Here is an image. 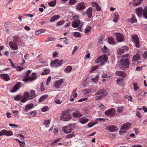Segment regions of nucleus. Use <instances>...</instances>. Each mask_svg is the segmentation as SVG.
Returning <instances> with one entry per match:
<instances>
[{"mask_svg": "<svg viewBox=\"0 0 147 147\" xmlns=\"http://www.w3.org/2000/svg\"><path fill=\"white\" fill-rule=\"evenodd\" d=\"M135 11L137 16L140 18L142 17V15L146 19H147V6H146L144 9L141 7H138L136 9Z\"/></svg>", "mask_w": 147, "mask_h": 147, "instance_id": "f257e3e1", "label": "nucleus"}, {"mask_svg": "<svg viewBox=\"0 0 147 147\" xmlns=\"http://www.w3.org/2000/svg\"><path fill=\"white\" fill-rule=\"evenodd\" d=\"M31 72L30 70H28L24 77L22 81L25 82H27L28 80L33 81L36 80L37 78V76L35 73H33L32 76L29 77V74Z\"/></svg>", "mask_w": 147, "mask_h": 147, "instance_id": "f03ea898", "label": "nucleus"}, {"mask_svg": "<svg viewBox=\"0 0 147 147\" xmlns=\"http://www.w3.org/2000/svg\"><path fill=\"white\" fill-rule=\"evenodd\" d=\"M129 59H121L120 60V67L123 70L129 68Z\"/></svg>", "mask_w": 147, "mask_h": 147, "instance_id": "7ed1b4c3", "label": "nucleus"}, {"mask_svg": "<svg viewBox=\"0 0 147 147\" xmlns=\"http://www.w3.org/2000/svg\"><path fill=\"white\" fill-rule=\"evenodd\" d=\"M69 110L67 109V110L63 111L61 113V115L60 117V119L63 121H68L70 120L72 117L71 115L69 114Z\"/></svg>", "mask_w": 147, "mask_h": 147, "instance_id": "20e7f679", "label": "nucleus"}, {"mask_svg": "<svg viewBox=\"0 0 147 147\" xmlns=\"http://www.w3.org/2000/svg\"><path fill=\"white\" fill-rule=\"evenodd\" d=\"M105 95V90L100 89L95 93L94 97L96 99L99 100L101 98L104 97Z\"/></svg>", "mask_w": 147, "mask_h": 147, "instance_id": "39448f33", "label": "nucleus"}, {"mask_svg": "<svg viewBox=\"0 0 147 147\" xmlns=\"http://www.w3.org/2000/svg\"><path fill=\"white\" fill-rule=\"evenodd\" d=\"M117 41L119 42H124L125 41V38L124 36L120 32H116L114 34Z\"/></svg>", "mask_w": 147, "mask_h": 147, "instance_id": "423d86ee", "label": "nucleus"}, {"mask_svg": "<svg viewBox=\"0 0 147 147\" xmlns=\"http://www.w3.org/2000/svg\"><path fill=\"white\" fill-rule=\"evenodd\" d=\"M105 114L111 117H114L116 114L115 110L114 108H111L106 111Z\"/></svg>", "mask_w": 147, "mask_h": 147, "instance_id": "0eeeda50", "label": "nucleus"}, {"mask_svg": "<svg viewBox=\"0 0 147 147\" xmlns=\"http://www.w3.org/2000/svg\"><path fill=\"white\" fill-rule=\"evenodd\" d=\"M83 25V22L80 20L74 21L72 22V26L73 28L79 27L81 28Z\"/></svg>", "mask_w": 147, "mask_h": 147, "instance_id": "6e6552de", "label": "nucleus"}, {"mask_svg": "<svg viewBox=\"0 0 147 147\" xmlns=\"http://www.w3.org/2000/svg\"><path fill=\"white\" fill-rule=\"evenodd\" d=\"M13 133L11 131H7L4 129L0 132V136L3 135H5L7 136H9L13 135Z\"/></svg>", "mask_w": 147, "mask_h": 147, "instance_id": "1a4fd4ad", "label": "nucleus"}, {"mask_svg": "<svg viewBox=\"0 0 147 147\" xmlns=\"http://www.w3.org/2000/svg\"><path fill=\"white\" fill-rule=\"evenodd\" d=\"M64 132L66 134L70 133L73 130L72 125L66 126L63 128Z\"/></svg>", "mask_w": 147, "mask_h": 147, "instance_id": "9d476101", "label": "nucleus"}, {"mask_svg": "<svg viewBox=\"0 0 147 147\" xmlns=\"http://www.w3.org/2000/svg\"><path fill=\"white\" fill-rule=\"evenodd\" d=\"M107 60V58L106 57L100 56L98 57L96 60V63H98L100 62H101L102 65H103L104 64L103 61H104L105 62H106Z\"/></svg>", "mask_w": 147, "mask_h": 147, "instance_id": "9b49d317", "label": "nucleus"}, {"mask_svg": "<svg viewBox=\"0 0 147 147\" xmlns=\"http://www.w3.org/2000/svg\"><path fill=\"white\" fill-rule=\"evenodd\" d=\"M129 48L126 46H124L118 50L117 52L120 55L123 53L125 51H128L129 50Z\"/></svg>", "mask_w": 147, "mask_h": 147, "instance_id": "f8f14e48", "label": "nucleus"}, {"mask_svg": "<svg viewBox=\"0 0 147 147\" xmlns=\"http://www.w3.org/2000/svg\"><path fill=\"white\" fill-rule=\"evenodd\" d=\"M140 59V56L139 54L137 53L136 55H134L133 57L132 60V63L133 64H135L134 62L137 61Z\"/></svg>", "mask_w": 147, "mask_h": 147, "instance_id": "ddd939ff", "label": "nucleus"}, {"mask_svg": "<svg viewBox=\"0 0 147 147\" xmlns=\"http://www.w3.org/2000/svg\"><path fill=\"white\" fill-rule=\"evenodd\" d=\"M21 83L19 82H17L16 84L14 86L13 89L11 90V92H15L18 90L20 87Z\"/></svg>", "mask_w": 147, "mask_h": 147, "instance_id": "4468645a", "label": "nucleus"}, {"mask_svg": "<svg viewBox=\"0 0 147 147\" xmlns=\"http://www.w3.org/2000/svg\"><path fill=\"white\" fill-rule=\"evenodd\" d=\"M9 46L10 48L13 50H16L18 49V47L16 44V43L10 41L9 43Z\"/></svg>", "mask_w": 147, "mask_h": 147, "instance_id": "2eb2a0df", "label": "nucleus"}, {"mask_svg": "<svg viewBox=\"0 0 147 147\" xmlns=\"http://www.w3.org/2000/svg\"><path fill=\"white\" fill-rule=\"evenodd\" d=\"M131 125V124L129 123H127L123 124L121 128V129L127 130Z\"/></svg>", "mask_w": 147, "mask_h": 147, "instance_id": "dca6fc26", "label": "nucleus"}, {"mask_svg": "<svg viewBox=\"0 0 147 147\" xmlns=\"http://www.w3.org/2000/svg\"><path fill=\"white\" fill-rule=\"evenodd\" d=\"M116 75L119 76H121L123 78H125L126 76V74L125 71H118L116 72Z\"/></svg>", "mask_w": 147, "mask_h": 147, "instance_id": "f3484780", "label": "nucleus"}, {"mask_svg": "<svg viewBox=\"0 0 147 147\" xmlns=\"http://www.w3.org/2000/svg\"><path fill=\"white\" fill-rule=\"evenodd\" d=\"M72 115L73 117L75 118H79L82 116V114L78 111L74 112Z\"/></svg>", "mask_w": 147, "mask_h": 147, "instance_id": "a211bd4d", "label": "nucleus"}, {"mask_svg": "<svg viewBox=\"0 0 147 147\" xmlns=\"http://www.w3.org/2000/svg\"><path fill=\"white\" fill-rule=\"evenodd\" d=\"M85 7L84 3L83 2H82L77 5V9L78 10H82Z\"/></svg>", "mask_w": 147, "mask_h": 147, "instance_id": "6ab92c4d", "label": "nucleus"}, {"mask_svg": "<svg viewBox=\"0 0 147 147\" xmlns=\"http://www.w3.org/2000/svg\"><path fill=\"white\" fill-rule=\"evenodd\" d=\"M34 105L33 104L31 103L26 105L24 109L25 111L26 112L28 111L29 110L33 107Z\"/></svg>", "mask_w": 147, "mask_h": 147, "instance_id": "aec40b11", "label": "nucleus"}, {"mask_svg": "<svg viewBox=\"0 0 147 147\" xmlns=\"http://www.w3.org/2000/svg\"><path fill=\"white\" fill-rule=\"evenodd\" d=\"M1 76L2 79L6 81H7L9 80V76L6 74H2Z\"/></svg>", "mask_w": 147, "mask_h": 147, "instance_id": "412c9836", "label": "nucleus"}, {"mask_svg": "<svg viewBox=\"0 0 147 147\" xmlns=\"http://www.w3.org/2000/svg\"><path fill=\"white\" fill-rule=\"evenodd\" d=\"M92 8L91 7H90L87 10L86 14L87 15L89 18H91L92 17Z\"/></svg>", "mask_w": 147, "mask_h": 147, "instance_id": "4be33fe9", "label": "nucleus"}, {"mask_svg": "<svg viewBox=\"0 0 147 147\" xmlns=\"http://www.w3.org/2000/svg\"><path fill=\"white\" fill-rule=\"evenodd\" d=\"M113 22H117L119 18L118 13L117 12H115L114 14Z\"/></svg>", "mask_w": 147, "mask_h": 147, "instance_id": "5701e85b", "label": "nucleus"}, {"mask_svg": "<svg viewBox=\"0 0 147 147\" xmlns=\"http://www.w3.org/2000/svg\"><path fill=\"white\" fill-rule=\"evenodd\" d=\"M107 128L111 132H113L117 130V127L114 125H112L109 127H108Z\"/></svg>", "mask_w": 147, "mask_h": 147, "instance_id": "b1692460", "label": "nucleus"}, {"mask_svg": "<svg viewBox=\"0 0 147 147\" xmlns=\"http://www.w3.org/2000/svg\"><path fill=\"white\" fill-rule=\"evenodd\" d=\"M129 22L131 24H133L134 23H136L137 20L135 16L134 15H132V17L131 19L129 20Z\"/></svg>", "mask_w": 147, "mask_h": 147, "instance_id": "393cba45", "label": "nucleus"}, {"mask_svg": "<svg viewBox=\"0 0 147 147\" xmlns=\"http://www.w3.org/2000/svg\"><path fill=\"white\" fill-rule=\"evenodd\" d=\"M60 17V16L58 15H54L51 17L50 20V21L51 22H53L55 20H57Z\"/></svg>", "mask_w": 147, "mask_h": 147, "instance_id": "a878e982", "label": "nucleus"}, {"mask_svg": "<svg viewBox=\"0 0 147 147\" xmlns=\"http://www.w3.org/2000/svg\"><path fill=\"white\" fill-rule=\"evenodd\" d=\"M88 121V119L84 117H83L80 119V122L82 124H85Z\"/></svg>", "mask_w": 147, "mask_h": 147, "instance_id": "bb28decb", "label": "nucleus"}, {"mask_svg": "<svg viewBox=\"0 0 147 147\" xmlns=\"http://www.w3.org/2000/svg\"><path fill=\"white\" fill-rule=\"evenodd\" d=\"M62 82L61 81L59 80L56 82L55 83V86L56 88H59L60 86L62 84Z\"/></svg>", "mask_w": 147, "mask_h": 147, "instance_id": "cd10ccee", "label": "nucleus"}, {"mask_svg": "<svg viewBox=\"0 0 147 147\" xmlns=\"http://www.w3.org/2000/svg\"><path fill=\"white\" fill-rule=\"evenodd\" d=\"M72 67L70 66L67 67L64 69V71L66 73H70L72 69Z\"/></svg>", "mask_w": 147, "mask_h": 147, "instance_id": "c85d7f7f", "label": "nucleus"}, {"mask_svg": "<svg viewBox=\"0 0 147 147\" xmlns=\"http://www.w3.org/2000/svg\"><path fill=\"white\" fill-rule=\"evenodd\" d=\"M56 0L52 1L48 3V4L50 6L53 7L55 5L56 3Z\"/></svg>", "mask_w": 147, "mask_h": 147, "instance_id": "c756f323", "label": "nucleus"}, {"mask_svg": "<svg viewBox=\"0 0 147 147\" xmlns=\"http://www.w3.org/2000/svg\"><path fill=\"white\" fill-rule=\"evenodd\" d=\"M30 92L31 94V95H30V98H29V99H32L33 98L36 96V95L34 91V90L31 91Z\"/></svg>", "mask_w": 147, "mask_h": 147, "instance_id": "7c9ffc66", "label": "nucleus"}, {"mask_svg": "<svg viewBox=\"0 0 147 147\" xmlns=\"http://www.w3.org/2000/svg\"><path fill=\"white\" fill-rule=\"evenodd\" d=\"M132 39L133 42L139 40L138 36L136 34L132 35Z\"/></svg>", "mask_w": 147, "mask_h": 147, "instance_id": "2f4dec72", "label": "nucleus"}, {"mask_svg": "<svg viewBox=\"0 0 147 147\" xmlns=\"http://www.w3.org/2000/svg\"><path fill=\"white\" fill-rule=\"evenodd\" d=\"M61 138H58L55 139L54 141L53 142V143L51 144V145H53L51 146H57V142L61 140Z\"/></svg>", "mask_w": 147, "mask_h": 147, "instance_id": "473e14b6", "label": "nucleus"}, {"mask_svg": "<svg viewBox=\"0 0 147 147\" xmlns=\"http://www.w3.org/2000/svg\"><path fill=\"white\" fill-rule=\"evenodd\" d=\"M124 108L123 106L119 107L117 108V112L118 113H121L123 112Z\"/></svg>", "mask_w": 147, "mask_h": 147, "instance_id": "72a5a7b5", "label": "nucleus"}, {"mask_svg": "<svg viewBox=\"0 0 147 147\" xmlns=\"http://www.w3.org/2000/svg\"><path fill=\"white\" fill-rule=\"evenodd\" d=\"M48 97V95H43L40 97L39 99V102H41L44 101Z\"/></svg>", "mask_w": 147, "mask_h": 147, "instance_id": "f704fd0d", "label": "nucleus"}, {"mask_svg": "<svg viewBox=\"0 0 147 147\" xmlns=\"http://www.w3.org/2000/svg\"><path fill=\"white\" fill-rule=\"evenodd\" d=\"M23 97V96L21 95H18L14 97V99L15 100H20Z\"/></svg>", "mask_w": 147, "mask_h": 147, "instance_id": "c9c22d12", "label": "nucleus"}, {"mask_svg": "<svg viewBox=\"0 0 147 147\" xmlns=\"http://www.w3.org/2000/svg\"><path fill=\"white\" fill-rule=\"evenodd\" d=\"M133 85L135 91H137L139 89V88L138 86V84L137 83L134 82L133 84Z\"/></svg>", "mask_w": 147, "mask_h": 147, "instance_id": "e433bc0d", "label": "nucleus"}, {"mask_svg": "<svg viewBox=\"0 0 147 147\" xmlns=\"http://www.w3.org/2000/svg\"><path fill=\"white\" fill-rule=\"evenodd\" d=\"M109 42L110 44H115V39L112 37L109 38L108 39Z\"/></svg>", "mask_w": 147, "mask_h": 147, "instance_id": "4c0bfd02", "label": "nucleus"}, {"mask_svg": "<svg viewBox=\"0 0 147 147\" xmlns=\"http://www.w3.org/2000/svg\"><path fill=\"white\" fill-rule=\"evenodd\" d=\"M30 94L28 92H26L24 93L23 97L29 100L30 99H29V98H30Z\"/></svg>", "mask_w": 147, "mask_h": 147, "instance_id": "58836bf2", "label": "nucleus"}, {"mask_svg": "<svg viewBox=\"0 0 147 147\" xmlns=\"http://www.w3.org/2000/svg\"><path fill=\"white\" fill-rule=\"evenodd\" d=\"M49 72V70L48 69H46L43 70V72L41 73V74L42 75H44L48 74Z\"/></svg>", "mask_w": 147, "mask_h": 147, "instance_id": "ea45409f", "label": "nucleus"}, {"mask_svg": "<svg viewBox=\"0 0 147 147\" xmlns=\"http://www.w3.org/2000/svg\"><path fill=\"white\" fill-rule=\"evenodd\" d=\"M59 60L58 59H55L53 61H52L50 65L51 66H53L55 64H56L57 63V62Z\"/></svg>", "mask_w": 147, "mask_h": 147, "instance_id": "a19ab883", "label": "nucleus"}, {"mask_svg": "<svg viewBox=\"0 0 147 147\" xmlns=\"http://www.w3.org/2000/svg\"><path fill=\"white\" fill-rule=\"evenodd\" d=\"M50 123V120H46L43 122V124L45 125L46 126V127H48Z\"/></svg>", "mask_w": 147, "mask_h": 147, "instance_id": "79ce46f5", "label": "nucleus"}, {"mask_svg": "<svg viewBox=\"0 0 147 147\" xmlns=\"http://www.w3.org/2000/svg\"><path fill=\"white\" fill-rule=\"evenodd\" d=\"M74 136V132H72L71 134L67 135L65 138H72Z\"/></svg>", "mask_w": 147, "mask_h": 147, "instance_id": "37998d69", "label": "nucleus"}, {"mask_svg": "<svg viewBox=\"0 0 147 147\" xmlns=\"http://www.w3.org/2000/svg\"><path fill=\"white\" fill-rule=\"evenodd\" d=\"M73 35L75 37H78L81 36L80 33L79 32H74Z\"/></svg>", "mask_w": 147, "mask_h": 147, "instance_id": "c03bdc74", "label": "nucleus"}, {"mask_svg": "<svg viewBox=\"0 0 147 147\" xmlns=\"http://www.w3.org/2000/svg\"><path fill=\"white\" fill-rule=\"evenodd\" d=\"M19 37L17 36H14L13 38V41L14 42L16 43L18 41Z\"/></svg>", "mask_w": 147, "mask_h": 147, "instance_id": "a18cd8bd", "label": "nucleus"}, {"mask_svg": "<svg viewBox=\"0 0 147 147\" xmlns=\"http://www.w3.org/2000/svg\"><path fill=\"white\" fill-rule=\"evenodd\" d=\"M104 37L103 36H100L99 39L98 40V42L100 44H102L103 43L102 40Z\"/></svg>", "mask_w": 147, "mask_h": 147, "instance_id": "49530a36", "label": "nucleus"}, {"mask_svg": "<svg viewBox=\"0 0 147 147\" xmlns=\"http://www.w3.org/2000/svg\"><path fill=\"white\" fill-rule=\"evenodd\" d=\"M49 110V107L47 106H45L41 109V111L42 112H45Z\"/></svg>", "mask_w": 147, "mask_h": 147, "instance_id": "de8ad7c7", "label": "nucleus"}, {"mask_svg": "<svg viewBox=\"0 0 147 147\" xmlns=\"http://www.w3.org/2000/svg\"><path fill=\"white\" fill-rule=\"evenodd\" d=\"M76 89H74L72 93V95H73L74 98H76L77 96V93H76Z\"/></svg>", "mask_w": 147, "mask_h": 147, "instance_id": "09e8293b", "label": "nucleus"}, {"mask_svg": "<svg viewBox=\"0 0 147 147\" xmlns=\"http://www.w3.org/2000/svg\"><path fill=\"white\" fill-rule=\"evenodd\" d=\"M76 2V0H70L69 1V4L70 5H74Z\"/></svg>", "mask_w": 147, "mask_h": 147, "instance_id": "8fccbe9b", "label": "nucleus"}, {"mask_svg": "<svg viewBox=\"0 0 147 147\" xmlns=\"http://www.w3.org/2000/svg\"><path fill=\"white\" fill-rule=\"evenodd\" d=\"M91 27L90 26H88L86 28L85 30V33H88L90 31V30L91 29Z\"/></svg>", "mask_w": 147, "mask_h": 147, "instance_id": "3c124183", "label": "nucleus"}, {"mask_svg": "<svg viewBox=\"0 0 147 147\" xmlns=\"http://www.w3.org/2000/svg\"><path fill=\"white\" fill-rule=\"evenodd\" d=\"M63 62V61L62 60H60L59 61H58L57 63L56 64V66L58 67L61 66L62 65Z\"/></svg>", "mask_w": 147, "mask_h": 147, "instance_id": "603ef678", "label": "nucleus"}, {"mask_svg": "<svg viewBox=\"0 0 147 147\" xmlns=\"http://www.w3.org/2000/svg\"><path fill=\"white\" fill-rule=\"evenodd\" d=\"M84 91V94L86 95L90 93L91 92L90 90L89 89H85Z\"/></svg>", "mask_w": 147, "mask_h": 147, "instance_id": "864d4df0", "label": "nucleus"}, {"mask_svg": "<svg viewBox=\"0 0 147 147\" xmlns=\"http://www.w3.org/2000/svg\"><path fill=\"white\" fill-rule=\"evenodd\" d=\"M98 66H94L92 67L91 68V71L90 72L91 73L92 71H94L98 67Z\"/></svg>", "mask_w": 147, "mask_h": 147, "instance_id": "5fc2aeb1", "label": "nucleus"}, {"mask_svg": "<svg viewBox=\"0 0 147 147\" xmlns=\"http://www.w3.org/2000/svg\"><path fill=\"white\" fill-rule=\"evenodd\" d=\"M18 140L19 141V145L20 146L22 147V146H24L25 145V143L24 142V141L21 142V141H20V140Z\"/></svg>", "mask_w": 147, "mask_h": 147, "instance_id": "6e6d98bb", "label": "nucleus"}, {"mask_svg": "<svg viewBox=\"0 0 147 147\" xmlns=\"http://www.w3.org/2000/svg\"><path fill=\"white\" fill-rule=\"evenodd\" d=\"M96 123H93L92 122H90L89 123L88 125V127L90 128L92 127L94 125L96 124Z\"/></svg>", "mask_w": 147, "mask_h": 147, "instance_id": "4d7b16f0", "label": "nucleus"}, {"mask_svg": "<svg viewBox=\"0 0 147 147\" xmlns=\"http://www.w3.org/2000/svg\"><path fill=\"white\" fill-rule=\"evenodd\" d=\"M139 42V40H138V41H136L134 42V43L135 44V46H136V47L137 48H138L140 47Z\"/></svg>", "mask_w": 147, "mask_h": 147, "instance_id": "13d9d810", "label": "nucleus"}, {"mask_svg": "<svg viewBox=\"0 0 147 147\" xmlns=\"http://www.w3.org/2000/svg\"><path fill=\"white\" fill-rule=\"evenodd\" d=\"M55 101L57 104H61L62 102V101L59 99H58L57 98H56Z\"/></svg>", "mask_w": 147, "mask_h": 147, "instance_id": "bf43d9fd", "label": "nucleus"}, {"mask_svg": "<svg viewBox=\"0 0 147 147\" xmlns=\"http://www.w3.org/2000/svg\"><path fill=\"white\" fill-rule=\"evenodd\" d=\"M55 40V38L54 37H51L48 38H47V40H46L45 41L46 42H49L50 41H51L52 40Z\"/></svg>", "mask_w": 147, "mask_h": 147, "instance_id": "052dcab7", "label": "nucleus"}, {"mask_svg": "<svg viewBox=\"0 0 147 147\" xmlns=\"http://www.w3.org/2000/svg\"><path fill=\"white\" fill-rule=\"evenodd\" d=\"M129 56L130 55L129 54H124L122 56V59H125V58L126 57H129Z\"/></svg>", "mask_w": 147, "mask_h": 147, "instance_id": "680f3d73", "label": "nucleus"}, {"mask_svg": "<svg viewBox=\"0 0 147 147\" xmlns=\"http://www.w3.org/2000/svg\"><path fill=\"white\" fill-rule=\"evenodd\" d=\"M136 116L139 118H140L142 117V116L141 115V114H140V112L138 111H136Z\"/></svg>", "mask_w": 147, "mask_h": 147, "instance_id": "e2e57ef3", "label": "nucleus"}, {"mask_svg": "<svg viewBox=\"0 0 147 147\" xmlns=\"http://www.w3.org/2000/svg\"><path fill=\"white\" fill-rule=\"evenodd\" d=\"M9 125L13 128L18 127V125L12 123H9Z\"/></svg>", "mask_w": 147, "mask_h": 147, "instance_id": "0e129e2a", "label": "nucleus"}, {"mask_svg": "<svg viewBox=\"0 0 147 147\" xmlns=\"http://www.w3.org/2000/svg\"><path fill=\"white\" fill-rule=\"evenodd\" d=\"M63 22L62 21H60L58 22L56 24V26H59L63 24Z\"/></svg>", "mask_w": 147, "mask_h": 147, "instance_id": "69168bd1", "label": "nucleus"}, {"mask_svg": "<svg viewBox=\"0 0 147 147\" xmlns=\"http://www.w3.org/2000/svg\"><path fill=\"white\" fill-rule=\"evenodd\" d=\"M22 98V99L21 101L23 103L25 102L28 100V98H25L23 96Z\"/></svg>", "mask_w": 147, "mask_h": 147, "instance_id": "338daca9", "label": "nucleus"}, {"mask_svg": "<svg viewBox=\"0 0 147 147\" xmlns=\"http://www.w3.org/2000/svg\"><path fill=\"white\" fill-rule=\"evenodd\" d=\"M8 60L9 61L12 67L14 68H16V67H15V66L14 63H13V62L12 61H11V60L10 59H8Z\"/></svg>", "mask_w": 147, "mask_h": 147, "instance_id": "774afa93", "label": "nucleus"}]
</instances>
